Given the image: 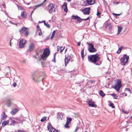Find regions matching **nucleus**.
Wrapping results in <instances>:
<instances>
[{
	"label": "nucleus",
	"mask_w": 132,
	"mask_h": 132,
	"mask_svg": "<svg viewBox=\"0 0 132 132\" xmlns=\"http://www.w3.org/2000/svg\"><path fill=\"white\" fill-rule=\"evenodd\" d=\"M45 73L41 71H37L34 73L32 75L33 80L35 82H39L42 80V76Z\"/></svg>",
	"instance_id": "nucleus-1"
},
{
	"label": "nucleus",
	"mask_w": 132,
	"mask_h": 132,
	"mask_svg": "<svg viewBox=\"0 0 132 132\" xmlns=\"http://www.w3.org/2000/svg\"><path fill=\"white\" fill-rule=\"evenodd\" d=\"M50 51L48 48H46L44 49L42 55H39L38 53H37L34 56L35 58L37 60H39V56H40L42 59L44 60H46V59L49 55Z\"/></svg>",
	"instance_id": "nucleus-2"
},
{
	"label": "nucleus",
	"mask_w": 132,
	"mask_h": 132,
	"mask_svg": "<svg viewBox=\"0 0 132 132\" xmlns=\"http://www.w3.org/2000/svg\"><path fill=\"white\" fill-rule=\"evenodd\" d=\"M99 54H97L92 55L90 56H88V59L89 61L93 63H95L98 61L101 58V57L99 56Z\"/></svg>",
	"instance_id": "nucleus-3"
},
{
	"label": "nucleus",
	"mask_w": 132,
	"mask_h": 132,
	"mask_svg": "<svg viewBox=\"0 0 132 132\" xmlns=\"http://www.w3.org/2000/svg\"><path fill=\"white\" fill-rule=\"evenodd\" d=\"M121 86L122 85L121 81L120 80H118L116 83L115 84L114 86H112V87L116 89V91L118 92Z\"/></svg>",
	"instance_id": "nucleus-4"
},
{
	"label": "nucleus",
	"mask_w": 132,
	"mask_h": 132,
	"mask_svg": "<svg viewBox=\"0 0 132 132\" xmlns=\"http://www.w3.org/2000/svg\"><path fill=\"white\" fill-rule=\"evenodd\" d=\"M129 59V56L126 54H124L123 57L121 58L120 60V61L122 63V64L125 65L126 64L128 61Z\"/></svg>",
	"instance_id": "nucleus-5"
},
{
	"label": "nucleus",
	"mask_w": 132,
	"mask_h": 132,
	"mask_svg": "<svg viewBox=\"0 0 132 132\" xmlns=\"http://www.w3.org/2000/svg\"><path fill=\"white\" fill-rule=\"evenodd\" d=\"M88 50L90 52H94L97 51L96 49L94 47L92 43L89 44Z\"/></svg>",
	"instance_id": "nucleus-6"
},
{
	"label": "nucleus",
	"mask_w": 132,
	"mask_h": 132,
	"mask_svg": "<svg viewBox=\"0 0 132 132\" xmlns=\"http://www.w3.org/2000/svg\"><path fill=\"white\" fill-rule=\"evenodd\" d=\"M49 12L50 13H51L55 11L54 8V5L53 3H50L48 6Z\"/></svg>",
	"instance_id": "nucleus-7"
},
{
	"label": "nucleus",
	"mask_w": 132,
	"mask_h": 132,
	"mask_svg": "<svg viewBox=\"0 0 132 132\" xmlns=\"http://www.w3.org/2000/svg\"><path fill=\"white\" fill-rule=\"evenodd\" d=\"M47 128L48 130L50 132H60L53 128L50 123H48Z\"/></svg>",
	"instance_id": "nucleus-8"
},
{
	"label": "nucleus",
	"mask_w": 132,
	"mask_h": 132,
	"mask_svg": "<svg viewBox=\"0 0 132 132\" xmlns=\"http://www.w3.org/2000/svg\"><path fill=\"white\" fill-rule=\"evenodd\" d=\"M72 17L74 18V19L77 20L78 21L81 22L82 20H86L89 19V17H88L87 18L85 19H81L80 17L77 16H74L73 15Z\"/></svg>",
	"instance_id": "nucleus-9"
},
{
	"label": "nucleus",
	"mask_w": 132,
	"mask_h": 132,
	"mask_svg": "<svg viewBox=\"0 0 132 132\" xmlns=\"http://www.w3.org/2000/svg\"><path fill=\"white\" fill-rule=\"evenodd\" d=\"M27 29V28L26 27L22 28L20 31V33L23 34L26 36H28L29 34V32Z\"/></svg>",
	"instance_id": "nucleus-10"
},
{
	"label": "nucleus",
	"mask_w": 132,
	"mask_h": 132,
	"mask_svg": "<svg viewBox=\"0 0 132 132\" xmlns=\"http://www.w3.org/2000/svg\"><path fill=\"white\" fill-rule=\"evenodd\" d=\"M71 57V55L69 54L67 55H65V58L64 60L65 65V66H66L67 64L70 61V59Z\"/></svg>",
	"instance_id": "nucleus-11"
},
{
	"label": "nucleus",
	"mask_w": 132,
	"mask_h": 132,
	"mask_svg": "<svg viewBox=\"0 0 132 132\" xmlns=\"http://www.w3.org/2000/svg\"><path fill=\"white\" fill-rule=\"evenodd\" d=\"M35 44L33 43H31L29 45L28 50L29 51H31L33 50L35 48Z\"/></svg>",
	"instance_id": "nucleus-12"
},
{
	"label": "nucleus",
	"mask_w": 132,
	"mask_h": 132,
	"mask_svg": "<svg viewBox=\"0 0 132 132\" xmlns=\"http://www.w3.org/2000/svg\"><path fill=\"white\" fill-rule=\"evenodd\" d=\"M26 42V40L24 39H22L19 42V47L20 48H23L24 47V45Z\"/></svg>",
	"instance_id": "nucleus-13"
},
{
	"label": "nucleus",
	"mask_w": 132,
	"mask_h": 132,
	"mask_svg": "<svg viewBox=\"0 0 132 132\" xmlns=\"http://www.w3.org/2000/svg\"><path fill=\"white\" fill-rule=\"evenodd\" d=\"M90 8H87L83 9L82 12L84 14H89L90 13Z\"/></svg>",
	"instance_id": "nucleus-14"
},
{
	"label": "nucleus",
	"mask_w": 132,
	"mask_h": 132,
	"mask_svg": "<svg viewBox=\"0 0 132 132\" xmlns=\"http://www.w3.org/2000/svg\"><path fill=\"white\" fill-rule=\"evenodd\" d=\"M62 8L63 9L64 11L66 12H68V8L67 7V3L64 2L62 6Z\"/></svg>",
	"instance_id": "nucleus-15"
},
{
	"label": "nucleus",
	"mask_w": 132,
	"mask_h": 132,
	"mask_svg": "<svg viewBox=\"0 0 132 132\" xmlns=\"http://www.w3.org/2000/svg\"><path fill=\"white\" fill-rule=\"evenodd\" d=\"M89 106L92 107H95L96 105L94 104V102L93 101L92 99L90 100L87 102Z\"/></svg>",
	"instance_id": "nucleus-16"
},
{
	"label": "nucleus",
	"mask_w": 132,
	"mask_h": 132,
	"mask_svg": "<svg viewBox=\"0 0 132 132\" xmlns=\"http://www.w3.org/2000/svg\"><path fill=\"white\" fill-rule=\"evenodd\" d=\"M57 51L58 52L60 51V53L62 52L64 50V49L65 47H61L59 46H57Z\"/></svg>",
	"instance_id": "nucleus-17"
},
{
	"label": "nucleus",
	"mask_w": 132,
	"mask_h": 132,
	"mask_svg": "<svg viewBox=\"0 0 132 132\" xmlns=\"http://www.w3.org/2000/svg\"><path fill=\"white\" fill-rule=\"evenodd\" d=\"M21 16L24 18H26L27 16L26 12L25 11L22 12L21 13Z\"/></svg>",
	"instance_id": "nucleus-18"
},
{
	"label": "nucleus",
	"mask_w": 132,
	"mask_h": 132,
	"mask_svg": "<svg viewBox=\"0 0 132 132\" xmlns=\"http://www.w3.org/2000/svg\"><path fill=\"white\" fill-rule=\"evenodd\" d=\"M18 109L15 108V109L12 110L11 112L10 113L13 115L15 114L16 112L18 111Z\"/></svg>",
	"instance_id": "nucleus-19"
},
{
	"label": "nucleus",
	"mask_w": 132,
	"mask_h": 132,
	"mask_svg": "<svg viewBox=\"0 0 132 132\" xmlns=\"http://www.w3.org/2000/svg\"><path fill=\"white\" fill-rule=\"evenodd\" d=\"M11 100L10 99H9L7 100L6 103V105L8 107L10 106L11 105Z\"/></svg>",
	"instance_id": "nucleus-20"
},
{
	"label": "nucleus",
	"mask_w": 132,
	"mask_h": 132,
	"mask_svg": "<svg viewBox=\"0 0 132 132\" xmlns=\"http://www.w3.org/2000/svg\"><path fill=\"white\" fill-rule=\"evenodd\" d=\"M7 117V116L5 114V112H3L1 114V120H3L4 118H6Z\"/></svg>",
	"instance_id": "nucleus-21"
},
{
	"label": "nucleus",
	"mask_w": 132,
	"mask_h": 132,
	"mask_svg": "<svg viewBox=\"0 0 132 132\" xmlns=\"http://www.w3.org/2000/svg\"><path fill=\"white\" fill-rule=\"evenodd\" d=\"M9 123V121L8 120H7L6 121H4L2 123V126L4 127L6 125L8 124Z\"/></svg>",
	"instance_id": "nucleus-22"
},
{
	"label": "nucleus",
	"mask_w": 132,
	"mask_h": 132,
	"mask_svg": "<svg viewBox=\"0 0 132 132\" xmlns=\"http://www.w3.org/2000/svg\"><path fill=\"white\" fill-rule=\"evenodd\" d=\"M57 118L59 119H61L63 118V115L62 114L60 113H59L57 114Z\"/></svg>",
	"instance_id": "nucleus-23"
},
{
	"label": "nucleus",
	"mask_w": 132,
	"mask_h": 132,
	"mask_svg": "<svg viewBox=\"0 0 132 132\" xmlns=\"http://www.w3.org/2000/svg\"><path fill=\"white\" fill-rule=\"evenodd\" d=\"M87 1L88 4L90 5H92L94 3V2L92 0H87Z\"/></svg>",
	"instance_id": "nucleus-24"
},
{
	"label": "nucleus",
	"mask_w": 132,
	"mask_h": 132,
	"mask_svg": "<svg viewBox=\"0 0 132 132\" xmlns=\"http://www.w3.org/2000/svg\"><path fill=\"white\" fill-rule=\"evenodd\" d=\"M122 28L121 27L118 26V32L117 35H118L121 31Z\"/></svg>",
	"instance_id": "nucleus-25"
},
{
	"label": "nucleus",
	"mask_w": 132,
	"mask_h": 132,
	"mask_svg": "<svg viewBox=\"0 0 132 132\" xmlns=\"http://www.w3.org/2000/svg\"><path fill=\"white\" fill-rule=\"evenodd\" d=\"M99 93L100 95L102 97H104L105 95V94L104 93L102 90H100L99 91Z\"/></svg>",
	"instance_id": "nucleus-26"
},
{
	"label": "nucleus",
	"mask_w": 132,
	"mask_h": 132,
	"mask_svg": "<svg viewBox=\"0 0 132 132\" xmlns=\"http://www.w3.org/2000/svg\"><path fill=\"white\" fill-rule=\"evenodd\" d=\"M111 95L113 97V98L115 99H117L118 96L115 93H113L111 94Z\"/></svg>",
	"instance_id": "nucleus-27"
},
{
	"label": "nucleus",
	"mask_w": 132,
	"mask_h": 132,
	"mask_svg": "<svg viewBox=\"0 0 132 132\" xmlns=\"http://www.w3.org/2000/svg\"><path fill=\"white\" fill-rule=\"evenodd\" d=\"M11 123L10 124L11 125H13L14 124L16 123L15 120H14L12 119H10Z\"/></svg>",
	"instance_id": "nucleus-28"
},
{
	"label": "nucleus",
	"mask_w": 132,
	"mask_h": 132,
	"mask_svg": "<svg viewBox=\"0 0 132 132\" xmlns=\"http://www.w3.org/2000/svg\"><path fill=\"white\" fill-rule=\"evenodd\" d=\"M56 33V31L54 30L53 31V33H52V35L51 36V39H52L53 38H54L55 35V34Z\"/></svg>",
	"instance_id": "nucleus-29"
},
{
	"label": "nucleus",
	"mask_w": 132,
	"mask_h": 132,
	"mask_svg": "<svg viewBox=\"0 0 132 132\" xmlns=\"http://www.w3.org/2000/svg\"><path fill=\"white\" fill-rule=\"evenodd\" d=\"M123 48V47L122 46L118 50L117 52V53L118 54H119L121 51V50Z\"/></svg>",
	"instance_id": "nucleus-30"
},
{
	"label": "nucleus",
	"mask_w": 132,
	"mask_h": 132,
	"mask_svg": "<svg viewBox=\"0 0 132 132\" xmlns=\"http://www.w3.org/2000/svg\"><path fill=\"white\" fill-rule=\"evenodd\" d=\"M72 119L71 118H67V121L69 123H70Z\"/></svg>",
	"instance_id": "nucleus-31"
},
{
	"label": "nucleus",
	"mask_w": 132,
	"mask_h": 132,
	"mask_svg": "<svg viewBox=\"0 0 132 132\" xmlns=\"http://www.w3.org/2000/svg\"><path fill=\"white\" fill-rule=\"evenodd\" d=\"M84 49H83L81 51V57L82 59H83L85 56L84 55Z\"/></svg>",
	"instance_id": "nucleus-32"
},
{
	"label": "nucleus",
	"mask_w": 132,
	"mask_h": 132,
	"mask_svg": "<svg viewBox=\"0 0 132 132\" xmlns=\"http://www.w3.org/2000/svg\"><path fill=\"white\" fill-rule=\"evenodd\" d=\"M44 66L46 67H50V63L48 62L45 63L44 64Z\"/></svg>",
	"instance_id": "nucleus-33"
},
{
	"label": "nucleus",
	"mask_w": 132,
	"mask_h": 132,
	"mask_svg": "<svg viewBox=\"0 0 132 132\" xmlns=\"http://www.w3.org/2000/svg\"><path fill=\"white\" fill-rule=\"evenodd\" d=\"M110 105V106H111L112 108H115L114 106L113 105V103L111 102V101H110L109 102Z\"/></svg>",
	"instance_id": "nucleus-34"
},
{
	"label": "nucleus",
	"mask_w": 132,
	"mask_h": 132,
	"mask_svg": "<svg viewBox=\"0 0 132 132\" xmlns=\"http://www.w3.org/2000/svg\"><path fill=\"white\" fill-rule=\"evenodd\" d=\"M14 119L16 121V122L17 123H18L19 122H20V119L19 118H14Z\"/></svg>",
	"instance_id": "nucleus-35"
},
{
	"label": "nucleus",
	"mask_w": 132,
	"mask_h": 132,
	"mask_svg": "<svg viewBox=\"0 0 132 132\" xmlns=\"http://www.w3.org/2000/svg\"><path fill=\"white\" fill-rule=\"evenodd\" d=\"M69 123H70L66 121V122L64 126V127H65V128H68L69 127Z\"/></svg>",
	"instance_id": "nucleus-36"
},
{
	"label": "nucleus",
	"mask_w": 132,
	"mask_h": 132,
	"mask_svg": "<svg viewBox=\"0 0 132 132\" xmlns=\"http://www.w3.org/2000/svg\"><path fill=\"white\" fill-rule=\"evenodd\" d=\"M46 117H44L42 118L41 119L40 121L42 122H44L46 119Z\"/></svg>",
	"instance_id": "nucleus-37"
},
{
	"label": "nucleus",
	"mask_w": 132,
	"mask_h": 132,
	"mask_svg": "<svg viewBox=\"0 0 132 132\" xmlns=\"http://www.w3.org/2000/svg\"><path fill=\"white\" fill-rule=\"evenodd\" d=\"M44 25L46 26L47 28H50V25L47 23H46L45 21H44Z\"/></svg>",
	"instance_id": "nucleus-38"
},
{
	"label": "nucleus",
	"mask_w": 132,
	"mask_h": 132,
	"mask_svg": "<svg viewBox=\"0 0 132 132\" xmlns=\"http://www.w3.org/2000/svg\"><path fill=\"white\" fill-rule=\"evenodd\" d=\"M125 91H128L130 93H131V91H130V89H129V88H126L125 89Z\"/></svg>",
	"instance_id": "nucleus-39"
},
{
	"label": "nucleus",
	"mask_w": 132,
	"mask_h": 132,
	"mask_svg": "<svg viewBox=\"0 0 132 132\" xmlns=\"http://www.w3.org/2000/svg\"><path fill=\"white\" fill-rule=\"evenodd\" d=\"M122 14L121 13L119 14H117L115 13H113V14L114 15H117V16H119L120 15Z\"/></svg>",
	"instance_id": "nucleus-40"
},
{
	"label": "nucleus",
	"mask_w": 132,
	"mask_h": 132,
	"mask_svg": "<svg viewBox=\"0 0 132 132\" xmlns=\"http://www.w3.org/2000/svg\"><path fill=\"white\" fill-rule=\"evenodd\" d=\"M120 3V2H114L113 3V4L114 5H117L118 4H119Z\"/></svg>",
	"instance_id": "nucleus-41"
},
{
	"label": "nucleus",
	"mask_w": 132,
	"mask_h": 132,
	"mask_svg": "<svg viewBox=\"0 0 132 132\" xmlns=\"http://www.w3.org/2000/svg\"><path fill=\"white\" fill-rule=\"evenodd\" d=\"M13 85L14 87H15L16 85V84L15 82H14L13 84Z\"/></svg>",
	"instance_id": "nucleus-42"
},
{
	"label": "nucleus",
	"mask_w": 132,
	"mask_h": 132,
	"mask_svg": "<svg viewBox=\"0 0 132 132\" xmlns=\"http://www.w3.org/2000/svg\"><path fill=\"white\" fill-rule=\"evenodd\" d=\"M37 28L38 30H40V28L39 26V25H37Z\"/></svg>",
	"instance_id": "nucleus-43"
},
{
	"label": "nucleus",
	"mask_w": 132,
	"mask_h": 132,
	"mask_svg": "<svg viewBox=\"0 0 132 132\" xmlns=\"http://www.w3.org/2000/svg\"><path fill=\"white\" fill-rule=\"evenodd\" d=\"M122 94L123 95H124L125 96H126L127 95V94L125 93H123Z\"/></svg>",
	"instance_id": "nucleus-44"
},
{
	"label": "nucleus",
	"mask_w": 132,
	"mask_h": 132,
	"mask_svg": "<svg viewBox=\"0 0 132 132\" xmlns=\"http://www.w3.org/2000/svg\"><path fill=\"white\" fill-rule=\"evenodd\" d=\"M100 14L101 13L98 12L97 11V16H100Z\"/></svg>",
	"instance_id": "nucleus-45"
},
{
	"label": "nucleus",
	"mask_w": 132,
	"mask_h": 132,
	"mask_svg": "<svg viewBox=\"0 0 132 132\" xmlns=\"http://www.w3.org/2000/svg\"><path fill=\"white\" fill-rule=\"evenodd\" d=\"M111 26V25L109 23H108L106 24V26H105V27H107V26Z\"/></svg>",
	"instance_id": "nucleus-46"
},
{
	"label": "nucleus",
	"mask_w": 132,
	"mask_h": 132,
	"mask_svg": "<svg viewBox=\"0 0 132 132\" xmlns=\"http://www.w3.org/2000/svg\"><path fill=\"white\" fill-rule=\"evenodd\" d=\"M26 60L24 59L23 60H22V63H26Z\"/></svg>",
	"instance_id": "nucleus-47"
},
{
	"label": "nucleus",
	"mask_w": 132,
	"mask_h": 132,
	"mask_svg": "<svg viewBox=\"0 0 132 132\" xmlns=\"http://www.w3.org/2000/svg\"><path fill=\"white\" fill-rule=\"evenodd\" d=\"M80 45V42H79L78 43V45L79 46Z\"/></svg>",
	"instance_id": "nucleus-48"
},
{
	"label": "nucleus",
	"mask_w": 132,
	"mask_h": 132,
	"mask_svg": "<svg viewBox=\"0 0 132 132\" xmlns=\"http://www.w3.org/2000/svg\"><path fill=\"white\" fill-rule=\"evenodd\" d=\"M78 129V128L77 127L76 128V129L75 130V132H76L77 131Z\"/></svg>",
	"instance_id": "nucleus-49"
},
{
	"label": "nucleus",
	"mask_w": 132,
	"mask_h": 132,
	"mask_svg": "<svg viewBox=\"0 0 132 132\" xmlns=\"http://www.w3.org/2000/svg\"><path fill=\"white\" fill-rule=\"evenodd\" d=\"M12 40V39H11V40H10V45L11 46V41Z\"/></svg>",
	"instance_id": "nucleus-50"
},
{
	"label": "nucleus",
	"mask_w": 132,
	"mask_h": 132,
	"mask_svg": "<svg viewBox=\"0 0 132 132\" xmlns=\"http://www.w3.org/2000/svg\"><path fill=\"white\" fill-rule=\"evenodd\" d=\"M42 34V33L41 32H39V35L40 36Z\"/></svg>",
	"instance_id": "nucleus-51"
},
{
	"label": "nucleus",
	"mask_w": 132,
	"mask_h": 132,
	"mask_svg": "<svg viewBox=\"0 0 132 132\" xmlns=\"http://www.w3.org/2000/svg\"><path fill=\"white\" fill-rule=\"evenodd\" d=\"M40 6V5H36V6L37 7H38L39 6Z\"/></svg>",
	"instance_id": "nucleus-52"
},
{
	"label": "nucleus",
	"mask_w": 132,
	"mask_h": 132,
	"mask_svg": "<svg viewBox=\"0 0 132 132\" xmlns=\"http://www.w3.org/2000/svg\"><path fill=\"white\" fill-rule=\"evenodd\" d=\"M33 11H32L31 12V16L32 15V13H33Z\"/></svg>",
	"instance_id": "nucleus-53"
},
{
	"label": "nucleus",
	"mask_w": 132,
	"mask_h": 132,
	"mask_svg": "<svg viewBox=\"0 0 132 132\" xmlns=\"http://www.w3.org/2000/svg\"><path fill=\"white\" fill-rule=\"evenodd\" d=\"M46 0H44L43 2V3H44L45 2H46Z\"/></svg>",
	"instance_id": "nucleus-54"
},
{
	"label": "nucleus",
	"mask_w": 132,
	"mask_h": 132,
	"mask_svg": "<svg viewBox=\"0 0 132 132\" xmlns=\"http://www.w3.org/2000/svg\"><path fill=\"white\" fill-rule=\"evenodd\" d=\"M30 3H27V5H29V4H30Z\"/></svg>",
	"instance_id": "nucleus-55"
},
{
	"label": "nucleus",
	"mask_w": 132,
	"mask_h": 132,
	"mask_svg": "<svg viewBox=\"0 0 132 132\" xmlns=\"http://www.w3.org/2000/svg\"><path fill=\"white\" fill-rule=\"evenodd\" d=\"M67 49H66L65 50V52H66V51H67Z\"/></svg>",
	"instance_id": "nucleus-56"
},
{
	"label": "nucleus",
	"mask_w": 132,
	"mask_h": 132,
	"mask_svg": "<svg viewBox=\"0 0 132 132\" xmlns=\"http://www.w3.org/2000/svg\"><path fill=\"white\" fill-rule=\"evenodd\" d=\"M9 23H11V22L10 21H9V22H8Z\"/></svg>",
	"instance_id": "nucleus-57"
},
{
	"label": "nucleus",
	"mask_w": 132,
	"mask_h": 132,
	"mask_svg": "<svg viewBox=\"0 0 132 132\" xmlns=\"http://www.w3.org/2000/svg\"><path fill=\"white\" fill-rule=\"evenodd\" d=\"M5 25L6 26H9L8 25H7V24H5Z\"/></svg>",
	"instance_id": "nucleus-58"
},
{
	"label": "nucleus",
	"mask_w": 132,
	"mask_h": 132,
	"mask_svg": "<svg viewBox=\"0 0 132 132\" xmlns=\"http://www.w3.org/2000/svg\"><path fill=\"white\" fill-rule=\"evenodd\" d=\"M87 44H88V45H89V43H88L87 42Z\"/></svg>",
	"instance_id": "nucleus-59"
},
{
	"label": "nucleus",
	"mask_w": 132,
	"mask_h": 132,
	"mask_svg": "<svg viewBox=\"0 0 132 132\" xmlns=\"http://www.w3.org/2000/svg\"><path fill=\"white\" fill-rule=\"evenodd\" d=\"M54 57L55 58V55H54Z\"/></svg>",
	"instance_id": "nucleus-60"
},
{
	"label": "nucleus",
	"mask_w": 132,
	"mask_h": 132,
	"mask_svg": "<svg viewBox=\"0 0 132 132\" xmlns=\"http://www.w3.org/2000/svg\"><path fill=\"white\" fill-rule=\"evenodd\" d=\"M6 23H8V22H6Z\"/></svg>",
	"instance_id": "nucleus-61"
},
{
	"label": "nucleus",
	"mask_w": 132,
	"mask_h": 132,
	"mask_svg": "<svg viewBox=\"0 0 132 132\" xmlns=\"http://www.w3.org/2000/svg\"><path fill=\"white\" fill-rule=\"evenodd\" d=\"M42 51H43L42 50V51H40V52H42Z\"/></svg>",
	"instance_id": "nucleus-62"
},
{
	"label": "nucleus",
	"mask_w": 132,
	"mask_h": 132,
	"mask_svg": "<svg viewBox=\"0 0 132 132\" xmlns=\"http://www.w3.org/2000/svg\"><path fill=\"white\" fill-rule=\"evenodd\" d=\"M85 132H87V131H86Z\"/></svg>",
	"instance_id": "nucleus-63"
},
{
	"label": "nucleus",
	"mask_w": 132,
	"mask_h": 132,
	"mask_svg": "<svg viewBox=\"0 0 132 132\" xmlns=\"http://www.w3.org/2000/svg\"><path fill=\"white\" fill-rule=\"evenodd\" d=\"M1 69H0V71H1Z\"/></svg>",
	"instance_id": "nucleus-64"
}]
</instances>
